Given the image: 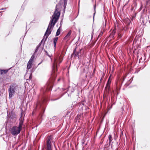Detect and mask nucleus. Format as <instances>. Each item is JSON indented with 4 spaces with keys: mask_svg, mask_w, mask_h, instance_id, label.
<instances>
[{
    "mask_svg": "<svg viewBox=\"0 0 150 150\" xmlns=\"http://www.w3.org/2000/svg\"><path fill=\"white\" fill-rule=\"evenodd\" d=\"M58 20V19H51V21L49 24L47 28L45 34L44 38L42 40L41 42L37 46L33 54L31 56L29 61H30V62H33L35 58L34 55H35L36 53L38 52V54H40L41 53L42 50L43 49V47H40L42 43L43 42V45H44L45 42L47 40L49 35L51 33V29L53 27L55 23Z\"/></svg>",
    "mask_w": 150,
    "mask_h": 150,
    "instance_id": "obj_1",
    "label": "nucleus"
},
{
    "mask_svg": "<svg viewBox=\"0 0 150 150\" xmlns=\"http://www.w3.org/2000/svg\"><path fill=\"white\" fill-rule=\"evenodd\" d=\"M62 59L60 57H57L54 59V62L52 67V72L51 77L52 78V81L50 84H48L47 87H45L44 88H42L41 89V92L44 93L46 91L50 90L52 87L53 80L56 76L57 71V64H60L62 61Z\"/></svg>",
    "mask_w": 150,
    "mask_h": 150,
    "instance_id": "obj_2",
    "label": "nucleus"
},
{
    "mask_svg": "<svg viewBox=\"0 0 150 150\" xmlns=\"http://www.w3.org/2000/svg\"><path fill=\"white\" fill-rule=\"evenodd\" d=\"M67 3L66 0H64L63 2H60L56 6L55 10L51 19H59L60 15V11L61 10L60 8H63V12L64 13Z\"/></svg>",
    "mask_w": 150,
    "mask_h": 150,
    "instance_id": "obj_3",
    "label": "nucleus"
},
{
    "mask_svg": "<svg viewBox=\"0 0 150 150\" xmlns=\"http://www.w3.org/2000/svg\"><path fill=\"white\" fill-rule=\"evenodd\" d=\"M21 115L19 119V123L18 126H14L11 129V132L13 136H16L19 134L22 129L23 120L21 118Z\"/></svg>",
    "mask_w": 150,
    "mask_h": 150,
    "instance_id": "obj_4",
    "label": "nucleus"
},
{
    "mask_svg": "<svg viewBox=\"0 0 150 150\" xmlns=\"http://www.w3.org/2000/svg\"><path fill=\"white\" fill-rule=\"evenodd\" d=\"M19 89V87L16 84L12 83L8 89L9 98H11L14 96L15 93H18Z\"/></svg>",
    "mask_w": 150,
    "mask_h": 150,
    "instance_id": "obj_5",
    "label": "nucleus"
},
{
    "mask_svg": "<svg viewBox=\"0 0 150 150\" xmlns=\"http://www.w3.org/2000/svg\"><path fill=\"white\" fill-rule=\"evenodd\" d=\"M47 100L45 98H43L41 101H38L36 105V108L37 109L41 108L42 111L43 113L45 111V107L46 103Z\"/></svg>",
    "mask_w": 150,
    "mask_h": 150,
    "instance_id": "obj_6",
    "label": "nucleus"
},
{
    "mask_svg": "<svg viewBox=\"0 0 150 150\" xmlns=\"http://www.w3.org/2000/svg\"><path fill=\"white\" fill-rule=\"evenodd\" d=\"M66 89L62 88L61 89L59 88H58L56 90L57 92H58V94L57 95L59 96V97L57 99L52 100H55L59 99L61 98L65 93L66 92H65L64 93H63V92L66 90Z\"/></svg>",
    "mask_w": 150,
    "mask_h": 150,
    "instance_id": "obj_7",
    "label": "nucleus"
},
{
    "mask_svg": "<svg viewBox=\"0 0 150 150\" xmlns=\"http://www.w3.org/2000/svg\"><path fill=\"white\" fill-rule=\"evenodd\" d=\"M52 137L50 135L48 137L47 141V147L46 150H52L51 147V139Z\"/></svg>",
    "mask_w": 150,
    "mask_h": 150,
    "instance_id": "obj_8",
    "label": "nucleus"
},
{
    "mask_svg": "<svg viewBox=\"0 0 150 150\" xmlns=\"http://www.w3.org/2000/svg\"><path fill=\"white\" fill-rule=\"evenodd\" d=\"M123 82L122 80L120 79L116 83L117 89V90H120L122 83Z\"/></svg>",
    "mask_w": 150,
    "mask_h": 150,
    "instance_id": "obj_9",
    "label": "nucleus"
},
{
    "mask_svg": "<svg viewBox=\"0 0 150 150\" xmlns=\"http://www.w3.org/2000/svg\"><path fill=\"white\" fill-rule=\"evenodd\" d=\"M76 48H75L74 50L71 55H72L74 54L75 57H77L79 58L80 55L79 54H81V50H79V51L76 53Z\"/></svg>",
    "mask_w": 150,
    "mask_h": 150,
    "instance_id": "obj_10",
    "label": "nucleus"
},
{
    "mask_svg": "<svg viewBox=\"0 0 150 150\" xmlns=\"http://www.w3.org/2000/svg\"><path fill=\"white\" fill-rule=\"evenodd\" d=\"M67 89V91H68L69 93H70L74 92L75 90V88L74 87L69 86Z\"/></svg>",
    "mask_w": 150,
    "mask_h": 150,
    "instance_id": "obj_11",
    "label": "nucleus"
},
{
    "mask_svg": "<svg viewBox=\"0 0 150 150\" xmlns=\"http://www.w3.org/2000/svg\"><path fill=\"white\" fill-rule=\"evenodd\" d=\"M71 33V30H70L68 33L64 37V40H69L70 38V35Z\"/></svg>",
    "mask_w": 150,
    "mask_h": 150,
    "instance_id": "obj_12",
    "label": "nucleus"
},
{
    "mask_svg": "<svg viewBox=\"0 0 150 150\" xmlns=\"http://www.w3.org/2000/svg\"><path fill=\"white\" fill-rule=\"evenodd\" d=\"M33 62L28 61L27 64V70L30 69L32 67V64Z\"/></svg>",
    "mask_w": 150,
    "mask_h": 150,
    "instance_id": "obj_13",
    "label": "nucleus"
},
{
    "mask_svg": "<svg viewBox=\"0 0 150 150\" xmlns=\"http://www.w3.org/2000/svg\"><path fill=\"white\" fill-rule=\"evenodd\" d=\"M8 71V70H1L0 69V74H6Z\"/></svg>",
    "mask_w": 150,
    "mask_h": 150,
    "instance_id": "obj_14",
    "label": "nucleus"
},
{
    "mask_svg": "<svg viewBox=\"0 0 150 150\" xmlns=\"http://www.w3.org/2000/svg\"><path fill=\"white\" fill-rule=\"evenodd\" d=\"M116 30L115 29L113 30L112 32L110 33V37L111 38H113L114 37V35L116 33Z\"/></svg>",
    "mask_w": 150,
    "mask_h": 150,
    "instance_id": "obj_15",
    "label": "nucleus"
},
{
    "mask_svg": "<svg viewBox=\"0 0 150 150\" xmlns=\"http://www.w3.org/2000/svg\"><path fill=\"white\" fill-rule=\"evenodd\" d=\"M111 83V81H108L106 84V86L105 87V88H108V89H109L110 85Z\"/></svg>",
    "mask_w": 150,
    "mask_h": 150,
    "instance_id": "obj_16",
    "label": "nucleus"
},
{
    "mask_svg": "<svg viewBox=\"0 0 150 150\" xmlns=\"http://www.w3.org/2000/svg\"><path fill=\"white\" fill-rule=\"evenodd\" d=\"M58 39V37L55 38L53 39L54 45V47H56L57 42Z\"/></svg>",
    "mask_w": 150,
    "mask_h": 150,
    "instance_id": "obj_17",
    "label": "nucleus"
},
{
    "mask_svg": "<svg viewBox=\"0 0 150 150\" xmlns=\"http://www.w3.org/2000/svg\"><path fill=\"white\" fill-rule=\"evenodd\" d=\"M9 81V79L8 78H5V77L2 80V81L4 83H6L7 81Z\"/></svg>",
    "mask_w": 150,
    "mask_h": 150,
    "instance_id": "obj_18",
    "label": "nucleus"
},
{
    "mask_svg": "<svg viewBox=\"0 0 150 150\" xmlns=\"http://www.w3.org/2000/svg\"><path fill=\"white\" fill-rule=\"evenodd\" d=\"M60 31H61V29L60 27L58 29H57L56 33V36H58L59 35L60 33Z\"/></svg>",
    "mask_w": 150,
    "mask_h": 150,
    "instance_id": "obj_19",
    "label": "nucleus"
},
{
    "mask_svg": "<svg viewBox=\"0 0 150 150\" xmlns=\"http://www.w3.org/2000/svg\"><path fill=\"white\" fill-rule=\"evenodd\" d=\"M108 138H109V144L110 145L111 142H112V137L111 135L110 134L109 135V136H108Z\"/></svg>",
    "mask_w": 150,
    "mask_h": 150,
    "instance_id": "obj_20",
    "label": "nucleus"
},
{
    "mask_svg": "<svg viewBox=\"0 0 150 150\" xmlns=\"http://www.w3.org/2000/svg\"><path fill=\"white\" fill-rule=\"evenodd\" d=\"M83 107H84V103H83L82 102L80 104V105H79V108H82V110H83Z\"/></svg>",
    "mask_w": 150,
    "mask_h": 150,
    "instance_id": "obj_21",
    "label": "nucleus"
},
{
    "mask_svg": "<svg viewBox=\"0 0 150 150\" xmlns=\"http://www.w3.org/2000/svg\"><path fill=\"white\" fill-rule=\"evenodd\" d=\"M73 104L71 106V108L70 109H69V110H68L67 112V115H68L69 113L72 110L73 108H71Z\"/></svg>",
    "mask_w": 150,
    "mask_h": 150,
    "instance_id": "obj_22",
    "label": "nucleus"
},
{
    "mask_svg": "<svg viewBox=\"0 0 150 150\" xmlns=\"http://www.w3.org/2000/svg\"><path fill=\"white\" fill-rule=\"evenodd\" d=\"M81 115V114L79 115H78L77 116V119H80L79 117H80Z\"/></svg>",
    "mask_w": 150,
    "mask_h": 150,
    "instance_id": "obj_23",
    "label": "nucleus"
},
{
    "mask_svg": "<svg viewBox=\"0 0 150 150\" xmlns=\"http://www.w3.org/2000/svg\"><path fill=\"white\" fill-rule=\"evenodd\" d=\"M110 76H109V78H108V81H111V79H110Z\"/></svg>",
    "mask_w": 150,
    "mask_h": 150,
    "instance_id": "obj_24",
    "label": "nucleus"
},
{
    "mask_svg": "<svg viewBox=\"0 0 150 150\" xmlns=\"http://www.w3.org/2000/svg\"><path fill=\"white\" fill-rule=\"evenodd\" d=\"M118 36L119 37V38H121V35L119 33L118 34Z\"/></svg>",
    "mask_w": 150,
    "mask_h": 150,
    "instance_id": "obj_25",
    "label": "nucleus"
},
{
    "mask_svg": "<svg viewBox=\"0 0 150 150\" xmlns=\"http://www.w3.org/2000/svg\"><path fill=\"white\" fill-rule=\"evenodd\" d=\"M6 9V8H1V9H0V10H4V9Z\"/></svg>",
    "mask_w": 150,
    "mask_h": 150,
    "instance_id": "obj_26",
    "label": "nucleus"
},
{
    "mask_svg": "<svg viewBox=\"0 0 150 150\" xmlns=\"http://www.w3.org/2000/svg\"><path fill=\"white\" fill-rule=\"evenodd\" d=\"M103 33H102L101 32L100 34L99 35V36H98V37L100 35H101L102 34H103Z\"/></svg>",
    "mask_w": 150,
    "mask_h": 150,
    "instance_id": "obj_27",
    "label": "nucleus"
},
{
    "mask_svg": "<svg viewBox=\"0 0 150 150\" xmlns=\"http://www.w3.org/2000/svg\"><path fill=\"white\" fill-rule=\"evenodd\" d=\"M95 13H93V19H94V15L95 14Z\"/></svg>",
    "mask_w": 150,
    "mask_h": 150,
    "instance_id": "obj_28",
    "label": "nucleus"
},
{
    "mask_svg": "<svg viewBox=\"0 0 150 150\" xmlns=\"http://www.w3.org/2000/svg\"><path fill=\"white\" fill-rule=\"evenodd\" d=\"M44 51L46 53V54H47V51H46L45 50H44Z\"/></svg>",
    "mask_w": 150,
    "mask_h": 150,
    "instance_id": "obj_29",
    "label": "nucleus"
},
{
    "mask_svg": "<svg viewBox=\"0 0 150 150\" xmlns=\"http://www.w3.org/2000/svg\"><path fill=\"white\" fill-rule=\"evenodd\" d=\"M46 55H47V56H48L49 57H50V56L47 53L46 54Z\"/></svg>",
    "mask_w": 150,
    "mask_h": 150,
    "instance_id": "obj_30",
    "label": "nucleus"
},
{
    "mask_svg": "<svg viewBox=\"0 0 150 150\" xmlns=\"http://www.w3.org/2000/svg\"><path fill=\"white\" fill-rule=\"evenodd\" d=\"M84 147L83 146L82 147V150H84Z\"/></svg>",
    "mask_w": 150,
    "mask_h": 150,
    "instance_id": "obj_31",
    "label": "nucleus"
},
{
    "mask_svg": "<svg viewBox=\"0 0 150 150\" xmlns=\"http://www.w3.org/2000/svg\"><path fill=\"white\" fill-rule=\"evenodd\" d=\"M95 8H96V6L95 5V6H94V10H95Z\"/></svg>",
    "mask_w": 150,
    "mask_h": 150,
    "instance_id": "obj_32",
    "label": "nucleus"
},
{
    "mask_svg": "<svg viewBox=\"0 0 150 150\" xmlns=\"http://www.w3.org/2000/svg\"><path fill=\"white\" fill-rule=\"evenodd\" d=\"M60 80V79H58V81H59Z\"/></svg>",
    "mask_w": 150,
    "mask_h": 150,
    "instance_id": "obj_33",
    "label": "nucleus"
},
{
    "mask_svg": "<svg viewBox=\"0 0 150 150\" xmlns=\"http://www.w3.org/2000/svg\"><path fill=\"white\" fill-rule=\"evenodd\" d=\"M68 96H70V95H69V93H68Z\"/></svg>",
    "mask_w": 150,
    "mask_h": 150,
    "instance_id": "obj_34",
    "label": "nucleus"
},
{
    "mask_svg": "<svg viewBox=\"0 0 150 150\" xmlns=\"http://www.w3.org/2000/svg\"><path fill=\"white\" fill-rule=\"evenodd\" d=\"M41 63V62L40 63H39L38 64V65H39V64H40Z\"/></svg>",
    "mask_w": 150,
    "mask_h": 150,
    "instance_id": "obj_35",
    "label": "nucleus"
},
{
    "mask_svg": "<svg viewBox=\"0 0 150 150\" xmlns=\"http://www.w3.org/2000/svg\"><path fill=\"white\" fill-rule=\"evenodd\" d=\"M142 21L143 23H144V21H143L142 20Z\"/></svg>",
    "mask_w": 150,
    "mask_h": 150,
    "instance_id": "obj_36",
    "label": "nucleus"
},
{
    "mask_svg": "<svg viewBox=\"0 0 150 150\" xmlns=\"http://www.w3.org/2000/svg\"><path fill=\"white\" fill-rule=\"evenodd\" d=\"M125 20V19H122V21H124V20Z\"/></svg>",
    "mask_w": 150,
    "mask_h": 150,
    "instance_id": "obj_37",
    "label": "nucleus"
},
{
    "mask_svg": "<svg viewBox=\"0 0 150 150\" xmlns=\"http://www.w3.org/2000/svg\"><path fill=\"white\" fill-rule=\"evenodd\" d=\"M125 77L124 78H123V80H125Z\"/></svg>",
    "mask_w": 150,
    "mask_h": 150,
    "instance_id": "obj_38",
    "label": "nucleus"
},
{
    "mask_svg": "<svg viewBox=\"0 0 150 150\" xmlns=\"http://www.w3.org/2000/svg\"><path fill=\"white\" fill-rule=\"evenodd\" d=\"M115 20H116V22H117V19H115Z\"/></svg>",
    "mask_w": 150,
    "mask_h": 150,
    "instance_id": "obj_39",
    "label": "nucleus"
},
{
    "mask_svg": "<svg viewBox=\"0 0 150 150\" xmlns=\"http://www.w3.org/2000/svg\"><path fill=\"white\" fill-rule=\"evenodd\" d=\"M21 38H20V41H21Z\"/></svg>",
    "mask_w": 150,
    "mask_h": 150,
    "instance_id": "obj_40",
    "label": "nucleus"
},
{
    "mask_svg": "<svg viewBox=\"0 0 150 150\" xmlns=\"http://www.w3.org/2000/svg\"><path fill=\"white\" fill-rule=\"evenodd\" d=\"M94 19H93V22H94Z\"/></svg>",
    "mask_w": 150,
    "mask_h": 150,
    "instance_id": "obj_41",
    "label": "nucleus"
},
{
    "mask_svg": "<svg viewBox=\"0 0 150 150\" xmlns=\"http://www.w3.org/2000/svg\"><path fill=\"white\" fill-rule=\"evenodd\" d=\"M105 22H106V20H105Z\"/></svg>",
    "mask_w": 150,
    "mask_h": 150,
    "instance_id": "obj_42",
    "label": "nucleus"
},
{
    "mask_svg": "<svg viewBox=\"0 0 150 150\" xmlns=\"http://www.w3.org/2000/svg\"><path fill=\"white\" fill-rule=\"evenodd\" d=\"M148 3V1H147V4Z\"/></svg>",
    "mask_w": 150,
    "mask_h": 150,
    "instance_id": "obj_43",
    "label": "nucleus"
},
{
    "mask_svg": "<svg viewBox=\"0 0 150 150\" xmlns=\"http://www.w3.org/2000/svg\"><path fill=\"white\" fill-rule=\"evenodd\" d=\"M143 39H144V40H145V39L144 38H143Z\"/></svg>",
    "mask_w": 150,
    "mask_h": 150,
    "instance_id": "obj_44",
    "label": "nucleus"
},
{
    "mask_svg": "<svg viewBox=\"0 0 150 150\" xmlns=\"http://www.w3.org/2000/svg\"><path fill=\"white\" fill-rule=\"evenodd\" d=\"M73 107H74V105L73 106Z\"/></svg>",
    "mask_w": 150,
    "mask_h": 150,
    "instance_id": "obj_45",
    "label": "nucleus"
},
{
    "mask_svg": "<svg viewBox=\"0 0 150 150\" xmlns=\"http://www.w3.org/2000/svg\"><path fill=\"white\" fill-rule=\"evenodd\" d=\"M30 77H29L30 78Z\"/></svg>",
    "mask_w": 150,
    "mask_h": 150,
    "instance_id": "obj_46",
    "label": "nucleus"
}]
</instances>
